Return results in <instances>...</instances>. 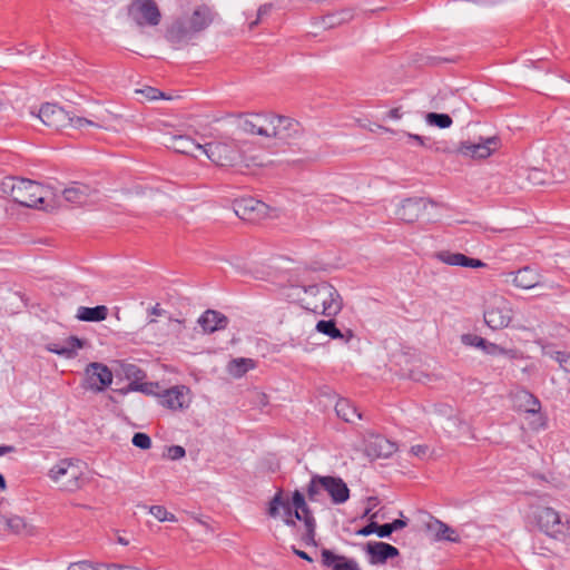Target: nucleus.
Returning <instances> with one entry per match:
<instances>
[{"label": "nucleus", "instance_id": "nucleus-1", "mask_svg": "<svg viewBox=\"0 0 570 570\" xmlns=\"http://www.w3.org/2000/svg\"><path fill=\"white\" fill-rule=\"evenodd\" d=\"M237 117L239 119L238 128L250 136L289 144L303 132L298 121L274 112H247L239 114Z\"/></svg>", "mask_w": 570, "mask_h": 570}, {"label": "nucleus", "instance_id": "nucleus-2", "mask_svg": "<svg viewBox=\"0 0 570 570\" xmlns=\"http://www.w3.org/2000/svg\"><path fill=\"white\" fill-rule=\"evenodd\" d=\"M217 17L218 13L213 7L206 3L196 4L174 18L167 24L164 37L173 48L180 49L197 35L209 28Z\"/></svg>", "mask_w": 570, "mask_h": 570}, {"label": "nucleus", "instance_id": "nucleus-3", "mask_svg": "<svg viewBox=\"0 0 570 570\" xmlns=\"http://www.w3.org/2000/svg\"><path fill=\"white\" fill-rule=\"evenodd\" d=\"M298 289V301L307 311L325 316H335L343 307L340 293L327 282L302 286Z\"/></svg>", "mask_w": 570, "mask_h": 570}, {"label": "nucleus", "instance_id": "nucleus-4", "mask_svg": "<svg viewBox=\"0 0 570 570\" xmlns=\"http://www.w3.org/2000/svg\"><path fill=\"white\" fill-rule=\"evenodd\" d=\"M203 155H205L216 166L234 167L243 163L246 166H249L243 157L239 141L230 137H223L204 144Z\"/></svg>", "mask_w": 570, "mask_h": 570}, {"label": "nucleus", "instance_id": "nucleus-5", "mask_svg": "<svg viewBox=\"0 0 570 570\" xmlns=\"http://www.w3.org/2000/svg\"><path fill=\"white\" fill-rule=\"evenodd\" d=\"M37 117L49 128L61 130L67 127L82 129L85 127L102 128V125L82 117H72L62 107L46 102L37 114Z\"/></svg>", "mask_w": 570, "mask_h": 570}, {"label": "nucleus", "instance_id": "nucleus-6", "mask_svg": "<svg viewBox=\"0 0 570 570\" xmlns=\"http://www.w3.org/2000/svg\"><path fill=\"white\" fill-rule=\"evenodd\" d=\"M325 491L331 497L334 504H342L350 498L347 484L337 476L314 475L307 487V497L311 501H318V495Z\"/></svg>", "mask_w": 570, "mask_h": 570}, {"label": "nucleus", "instance_id": "nucleus-7", "mask_svg": "<svg viewBox=\"0 0 570 570\" xmlns=\"http://www.w3.org/2000/svg\"><path fill=\"white\" fill-rule=\"evenodd\" d=\"M48 193V189L37 181L24 178L11 179L10 196L21 206L43 208Z\"/></svg>", "mask_w": 570, "mask_h": 570}, {"label": "nucleus", "instance_id": "nucleus-8", "mask_svg": "<svg viewBox=\"0 0 570 570\" xmlns=\"http://www.w3.org/2000/svg\"><path fill=\"white\" fill-rule=\"evenodd\" d=\"M82 471L79 462L72 459H62L57 462L48 472L52 482L63 491L73 492L81 487L80 478Z\"/></svg>", "mask_w": 570, "mask_h": 570}, {"label": "nucleus", "instance_id": "nucleus-9", "mask_svg": "<svg viewBox=\"0 0 570 570\" xmlns=\"http://www.w3.org/2000/svg\"><path fill=\"white\" fill-rule=\"evenodd\" d=\"M127 14L138 28H156L161 22V11L155 0H132Z\"/></svg>", "mask_w": 570, "mask_h": 570}, {"label": "nucleus", "instance_id": "nucleus-10", "mask_svg": "<svg viewBox=\"0 0 570 570\" xmlns=\"http://www.w3.org/2000/svg\"><path fill=\"white\" fill-rule=\"evenodd\" d=\"M483 318L485 324L492 330L508 327L513 318L511 303L503 296H493L487 302Z\"/></svg>", "mask_w": 570, "mask_h": 570}, {"label": "nucleus", "instance_id": "nucleus-11", "mask_svg": "<svg viewBox=\"0 0 570 570\" xmlns=\"http://www.w3.org/2000/svg\"><path fill=\"white\" fill-rule=\"evenodd\" d=\"M533 519L540 531L553 539H559L566 533L567 522L562 521L560 513L553 508L538 507Z\"/></svg>", "mask_w": 570, "mask_h": 570}, {"label": "nucleus", "instance_id": "nucleus-12", "mask_svg": "<svg viewBox=\"0 0 570 570\" xmlns=\"http://www.w3.org/2000/svg\"><path fill=\"white\" fill-rule=\"evenodd\" d=\"M112 382V373L109 367L102 363H90L85 371V390L99 393L105 391Z\"/></svg>", "mask_w": 570, "mask_h": 570}, {"label": "nucleus", "instance_id": "nucleus-13", "mask_svg": "<svg viewBox=\"0 0 570 570\" xmlns=\"http://www.w3.org/2000/svg\"><path fill=\"white\" fill-rule=\"evenodd\" d=\"M499 141V138L495 136L485 139L481 138L478 142L462 141L453 151L463 157L484 159L498 149Z\"/></svg>", "mask_w": 570, "mask_h": 570}, {"label": "nucleus", "instance_id": "nucleus-14", "mask_svg": "<svg viewBox=\"0 0 570 570\" xmlns=\"http://www.w3.org/2000/svg\"><path fill=\"white\" fill-rule=\"evenodd\" d=\"M235 214L243 220L257 222L268 214V206L254 198H242L235 202Z\"/></svg>", "mask_w": 570, "mask_h": 570}, {"label": "nucleus", "instance_id": "nucleus-15", "mask_svg": "<svg viewBox=\"0 0 570 570\" xmlns=\"http://www.w3.org/2000/svg\"><path fill=\"white\" fill-rule=\"evenodd\" d=\"M430 203L422 197H412L402 200L395 215L404 223L412 224L416 222Z\"/></svg>", "mask_w": 570, "mask_h": 570}, {"label": "nucleus", "instance_id": "nucleus-16", "mask_svg": "<svg viewBox=\"0 0 570 570\" xmlns=\"http://www.w3.org/2000/svg\"><path fill=\"white\" fill-rule=\"evenodd\" d=\"M166 146L176 153L195 158L199 155H203L204 153V145L196 142L191 137L186 135L170 136L166 142Z\"/></svg>", "mask_w": 570, "mask_h": 570}, {"label": "nucleus", "instance_id": "nucleus-17", "mask_svg": "<svg viewBox=\"0 0 570 570\" xmlns=\"http://www.w3.org/2000/svg\"><path fill=\"white\" fill-rule=\"evenodd\" d=\"M281 510L284 515V523L288 527H296L294 511L288 499H284L283 491L278 490L268 504L267 513L272 518L279 515Z\"/></svg>", "mask_w": 570, "mask_h": 570}, {"label": "nucleus", "instance_id": "nucleus-18", "mask_svg": "<svg viewBox=\"0 0 570 570\" xmlns=\"http://www.w3.org/2000/svg\"><path fill=\"white\" fill-rule=\"evenodd\" d=\"M365 551L372 564L385 563L389 559L395 558L400 553L394 546L382 541L367 542Z\"/></svg>", "mask_w": 570, "mask_h": 570}, {"label": "nucleus", "instance_id": "nucleus-19", "mask_svg": "<svg viewBox=\"0 0 570 570\" xmlns=\"http://www.w3.org/2000/svg\"><path fill=\"white\" fill-rule=\"evenodd\" d=\"M436 257L442 263L450 266H462L469 268H480L484 267L485 264L476 258H471L461 253H452L449 250L439 252Z\"/></svg>", "mask_w": 570, "mask_h": 570}, {"label": "nucleus", "instance_id": "nucleus-20", "mask_svg": "<svg viewBox=\"0 0 570 570\" xmlns=\"http://www.w3.org/2000/svg\"><path fill=\"white\" fill-rule=\"evenodd\" d=\"M163 405L171 410H181L188 406V390L185 386H175L161 395Z\"/></svg>", "mask_w": 570, "mask_h": 570}, {"label": "nucleus", "instance_id": "nucleus-21", "mask_svg": "<svg viewBox=\"0 0 570 570\" xmlns=\"http://www.w3.org/2000/svg\"><path fill=\"white\" fill-rule=\"evenodd\" d=\"M198 324L203 327L204 332L213 333L226 328L228 318L220 312L207 309L199 317Z\"/></svg>", "mask_w": 570, "mask_h": 570}, {"label": "nucleus", "instance_id": "nucleus-22", "mask_svg": "<svg viewBox=\"0 0 570 570\" xmlns=\"http://www.w3.org/2000/svg\"><path fill=\"white\" fill-rule=\"evenodd\" d=\"M95 193L90 186L75 183L62 191L66 202L72 205H85L89 197Z\"/></svg>", "mask_w": 570, "mask_h": 570}, {"label": "nucleus", "instance_id": "nucleus-23", "mask_svg": "<svg viewBox=\"0 0 570 570\" xmlns=\"http://www.w3.org/2000/svg\"><path fill=\"white\" fill-rule=\"evenodd\" d=\"M322 562L332 570H361L356 561L344 556H337L327 549L322 551Z\"/></svg>", "mask_w": 570, "mask_h": 570}, {"label": "nucleus", "instance_id": "nucleus-24", "mask_svg": "<svg viewBox=\"0 0 570 570\" xmlns=\"http://www.w3.org/2000/svg\"><path fill=\"white\" fill-rule=\"evenodd\" d=\"M83 347V342L77 336H69L62 344L49 343L46 348L57 355L66 358H72L77 354V350Z\"/></svg>", "mask_w": 570, "mask_h": 570}, {"label": "nucleus", "instance_id": "nucleus-25", "mask_svg": "<svg viewBox=\"0 0 570 570\" xmlns=\"http://www.w3.org/2000/svg\"><path fill=\"white\" fill-rule=\"evenodd\" d=\"M512 283L522 289H530L540 284L541 276L540 274L529 267L525 266L523 268H520L518 272L513 273Z\"/></svg>", "mask_w": 570, "mask_h": 570}, {"label": "nucleus", "instance_id": "nucleus-26", "mask_svg": "<svg viewBox=\"0 0 570 570\" xmlns=\"http://www.w3.org/2000/svg\"><path fill=\"white\" fill-rule=\"evenodd\" d=\"M0 523H2L8 531L14 534L32 535L35 533V528L28 524L27 521L19 515L0 517Z\"/></svg>", "mask_w": 570, "mask_h": 570}, {"label": "nucleus", "instance_id": "nucleus-27", "mask_svg": "<svg viewBox=\"0 0 570 570\" xmlns=\"http://www.w3.org/2000/svg\"><path fill=\"white\" fill-rule=\"evenodd\" d=\"M428 530L433 532L435 538L439 540H446L450 542H458L459 535L456 531L450 528L448 524L429 517V522L426 523Z\"/></svg>", "mask_w": 570, "mask_h": 570}, {"label": "nucleus", "instance_id": "nucleus-28", "mask_svg": "<svg viewBox=\"0 0 570 570\" xmlns=\"http://www.w3.org/2000/svg\"><path fill=\"white\" fill-rule=\"evenodd\" d=\"M367 451L376 458H389L396 451V444L382 436H376L368 443Z\"/></svg>", "mask_w": 570, "mask_h": 570}, {"label": "nucleus", "instance_id": "nucleus-29", "mask_svg": "<svg viewBox=\"0 0 570 570\" xmlns=\"http://www.w3.org/2000/svg\"><path fill=\"white\" fill-rule=\"evenodd\" d=\"M299 513L302 515L304 527H305V533L302 535V541L307 546H316L315 540V528L316 522L312 514V511L309 510L308 505L306 504L305 508L299 509Z\"/></svg>", "mask_w": 570, "mask_h": 570}, {"label": "nucleus", "instance_id": "nucleus-30", "mask_svg": "<svg viewBox=\"0 0 570 570\" xmlns=\"http://www.w3.org/2000/svg\"><path fill=\"white\" fill-rule=\"evenodd\" d=\"M108 308L105 305L95 307L80 306L77 309L76 317L82 322H101L107 318Z\"/></svg>", "mask_w": 570, "mask_h": 570}, {"label": "nucleus", "instance_id": "nucleus-31", "mask_svg": "<svg viewBox=\"0 0 570 570\" xmlns=\"http://www.w3.org/2000/svg\"><path fill=\"white\" fill-rule=\"evenodd\" d=\"M316 330L317 332L324 334V335H327L330 336L331 338H341V340H345V342H348L352 337H353V334L351 331H347L345 334L342 333L337 327H336V324H335V321L333 320H327V321H318L317 324H316Z\"/></svg>", "mask_w": 570, "mask_h": 570}, {"label": "nucleus", "instance_id": "nucleus-32", "mask_svg": "<svg viewBox=\"0 0 570 570\" xmlns=\"http://www.w3.org/2000/svg\"><path fill=\"white\" fill-rule=\"evenodd\" d=\"M335 412L338 417L345 422L353 423L355 420L362 419L358 410L346 399H340L335 404Z\"/></svg>", "mask_w": 570, "mask_h": 570}, {"label": "nucleus", "instance_id": "nucleus-33", "mask_svg": "<svg viewBox=\"0 0 570 570\" xmlns=\"http://www.w3.org/2000/svg\"><path fill=\"white\" fill-rule=\"evenodd\" d=\"M126 570L130 569L127 566L118 564V563H101V564H94L89 561H77L72 562L67 570Z\"/></svg>", "mask_w": 570, "mask_h": 570}, {"label": "nucleus", "instance_id": "nucleus-34", "mask_svg": "<svg viewBox=\"0 0 570 570\" xmlns=\"http://www.w3.org/2000/svg\"><path fill=\"white\" fill-rule=\"evenodd\" d=\"M482 352L491 355V356H498L503 355L507 356L510 360H514L519 357V352L514 348H504L495 343L487 341L485 346L482 348Z\"/></svg>", "mask_w": 570, "mask_h": 570}, {"label": "nucleus", "instance_id": "nucleus-35", "mask_svg": "<svg viewBox=\"0 0 570 570\" xmlns=\"http://www.w3.org/2000/svg\"><path fill=\"white\" fill-rule=\"evenodd\" d=\"M255 363L252 358H235L229 363V373L235 377L243 376L248 370L253 368Z\"/></svg>", "mask_w": 570, "mask_h": 570}, {"label": "nucleus", "instance_id": "nucleus-36", "mask_svg": "<svg viewBox=\"0 0 570 570\" xmlns=\"http://www.w3.org/2000/svg\"><path fill=\"white\" fill-rule=\"evenodd\" d=\"M425 121L440 129L449 128L452 125V118L448 114L429 112L425 116Z\"/></svg>", "mask_w": 570, "mask_h": 570}, {"label": "nucleus", "instance_id": "nucleus-37", "mask_svg": "<svg viewBox=\"0 0 570 570\" xmlns=\"http://www.w3.org/2000/svg\"><path fill=\"white\" fill-rule=\"evenodd\" d=\"M544 355L550 356L552 360L559 363L560 367L570 373V353L562 351H549L544 350Z\"/></svg>", "mask_w": 570, "mask_h": 570}, {"label": "nucleus", "instance_id": "nucleus-38", "mask_svg": "<svg viewBox=\"0 0 570 570\" xmlns=\"http://www.w3.org/2000/svg\"><path fill=\"white\" fill-rule=\"evenodd\" d=\"M487 341L488 340H485L479 335H475V334L468 333V334L461 335V343L463 345L476 347V348H480L481 351L485 346Z\"/></svg>", "mask_w": 570, "mask_h": 570}, {"label": "nucleus", "instance_id": "nucleus-39", "mask_svg": "<svg viewBox=\"0 0 570 570\" xmlns=\"http://www.w3.org/2000/svg\"><path fill=\"white\" fill-rule=\"evenodd\" d=\"M149 512H150V514H153L160 522H164V521L175 522L176 521V517L173 513L168 512L161 505H153V507H150L149 508Z\"/></svg>", "mask_w": 570, "mask_h": 570}, {"label": "nucleus", "instance_id": "nucleus-40", "mask_svg": "<svg viewBox=\"0 0 570 570\" xmlns=\"http://www.w3.org/2000/svg\"><path fill=\"white\" fill-rule=\"evenodd\" d=\"M292 508H294V517L296 520H301L302 519V515L299 513V509L301 508H305L306 505V501H305V498L304 495L298 491L296 490L294 493H293V498H292Z\"/></svg>", "mask_w": 570, "mask_h": 570}, {"label": "nucleus", "instance_id": "nucleus-41", "mask_svg": "<svg viewBox=\"0 0 570 570\" xmlns=\"http://www.w3.org/2000/svg\"><path fill=\"white\" fill-rule=\"evenodd\" d=\"M132 444L141 450H147L151 446V439L148 434L142 432H137L134 434Z\"/></svg>", "mask_w": 570, "mask_h": 570}, {"label": "nucleus", "instance_id": "nucleus-42", "mask_svg": "<svg viewBox=\"0 0 570 570\" xmlns=\"http://www.w3.org/2000/svg\"><path fill=\"white\" fill-rule=\"evenodd\" d=\"M272 8H273L272 3L261 4L258 7V9H257V17H256V19L248 23V28L250 30L254 29L261 22L262 18L264 16H267L271 12Z\"/></svg>", "mask_w": 570, "mask_h": 570}, {"label": "nucleus", "instance_id": "nucleus-43", "mask_svg": "<svg viewBox=\"0 0 570 570\" xmlns=\"http://www.w3.org/2000/svg\"><path fill=\"white\" fill-rule=\"evenodd\" d=\"M181 324L180 320L169 317L166 323V334L178 336L181 332Z\"/></svg>", "mask_w": 570, "mask_h": 570}, {"label": "nucleus", "instance_id": "nucleus-44", "mask_svg": "<svg viewBox=\"0 0 570 570\" xmlns=\"http://www.w3.org/2000/svg\"><path fill=\"white\" fill-rule=\"evenodd\" d=\"M136 92L144 96L147 100H156L160 97H164L161 91L153 87H146L144 89L137 90Z\"/></svg>", "mask_w": 570, "mask_h": 570}, {"label": "nucleus", "instance_id": "nucleus-45", "mask_svg": "<svg viewBox=\"0 0 570 570\" xmlns=\"http://www.w3.org/2000/svg\"><path fill=\"white\" fill-rule=\"evenodd\" d=\"M546 174L540 169H531L528 174V180L532 185H542L546 183Z\"/></svg>", "mask_w": 570, "mask_h": 570}, {"label": "nucleus", "instance_id": "nucleus-46", "mask_svg": "<svg viewBox=\"0 0 570 570\" xmlns=\"http://www.w3.org/2000/svg\"><path fill=\"white\" fill-rule=\"evenodd\" d=\"M379 503V499L376 497H368L367 498V504L368 507L365 509L363 513V518H368L370 520H375L377 517V513H372V509L376 507Z\"/></svg>", "mask_w": 570, "mask_h": 570}, {"label": "nucleus", "instance_id": "nucleus-47", "mask_svg": "<svg viewBox=\"0 0 570 570\" xmlns=\"http://www.w3.org/2000/svg\"><path fill=\"white\" fill-rule=\"evenodd\" d=\"M185 454H186V451L180 445H171L167 450V455L171 460H179V459L184 458Z\"/></svg>", "mask_w": 570, "mask_h": 570}, {"label": "nucleus", "instance_id": "nucleus-48", "mask_svg": "<svg viewBox=\"0 0 570 570\" xmlns=\"http://www.w3.org/2000/svg\"><path fill=\"white\" fill-rule=\"evenodd\" d=\"M370 521L371 522L367 525H365L362 529L356 531L357 535L368 537L373 533H376L377 523L374 520H370Z\"/></svg>", "mask_w": 570, "mask_h": 570}, {"label": "nucleus", "instance_id": "nucleus-49", "mask_svg": "<svg viewBox=\"0 0 570 570\" xmlns=\"http://www.w3.org/2000/svg\"><path fill=\"white\" fill-rule=\"evenodd\" d=\"M125 373L128 377H135L136 380H140L144 377V372L132 364L128 365L125 368Z\"/></svg>", "mask_w": 570, "mask_h": 570}, {"label": "nucleus", "instance_id": "nucleus-50", "mask_svg": "<svg viewBox=\"0 0 570 570\" xmlns=\"http://www.w3.org/2000/svg\"><path fill=\"white\" fill-rule=\"evenodd\" d=\"M392 533H393V531H392V528H391L390 523H384V524H381V525L377 524V528H376L377 537H380V538H387Z\"/></svg>", "mask_w": 570, "mask_h": 570}, {"label": "nucleus", "instance_id": "nucleus-51", "mask_svg": "<svg viewBox=\"0 0 570 570\" xmlns=\"http://www.w3.org/2000/svg\"><path fill=\"white\" fill-rule=\"evenodd\" d=\"M429 448L426 445H421V444H417V445H414L411 448V452L415 455V456H424L428 452Z\"/></svg>", "mask_w": 570, "mask_h": 570}, {"label": "nucleus", "instance_id": "nucleus-52", "mask_svg": "<svg viewBox=\"0 0 570 570\" xmlns=\"http://www.w3.org/2000/svg\"><path fill=\"white\" fill-rule=\"evenodd\" d=\"M390 524H391L392 531L394 532L396 530H400V529H403L404 527H406V521L402 520V519H396L393 522H391Z\"/></svg>", "mask_w": 570, "mask_h": 570}, {"label": "nucleus", "instance_id": "nucleus-53", "mask_svg": "<svg viewBox=\"0 0 570 570\" xmlns=\"http://www.w3.org/2000/svg\"><path fill=\"white\" fill-rule=\"evenodd\" d=\"M149 313H150L151 315H154V316H164V315H166V311H165V309H163V308L160 307V304H158V303H157L155 306H153V307L150 308V312H149Z\"/></svg>", "mask_w": 570, "mask_h": 570}, {"label": "nucleus", "instance_id": "nucleus-54", "mask_svg": "<svg viewBox=\"0 0 570 570\" xmlns=\"http://www.w3.org/2000/svg\"><path fill=\"white\" fill-rule=\"evenodd\" d=\"M292 549H293V552H294L297 557H299L301 559L306 560V561H308V562H312V561H313V559H312V558H311V557H309L305 551H303V550H298V549H296L295 547H293Z\"/></svg>", "mask_w": 570, "mask_h": 570}, {"label": "nucleus", "instance_id": "nucleus-55", "mask_svg": "<svg viewBox=\"0 0 570 570\" xmlns=\"http://www.w3.org/2000/svg\"><path fill=\"white\" fill-rule=\"evenodd\" d=\"M407 137L415 140L420 146H424V137L414 134H407Z\"/></svg>", "mask_w": 570, "mask_h": 570}, {"label": "nucleus", "instance_id": "nucleus-56", "mask_svg": "<svg viewBox=\"0 0 570 570\" xmlns=\"http://www.w3.org/2000/svg\"><path fill=\"white\" fill-rule=\"evenodd\" d=\"M13 451H14V446H12V445H1L0 446V456L11 453Z\"/></svg>", "mask_w": 570, "mask_h": 570}, {"label": "nucleus", "instance_id": "nucleus-57", "mask_svg": "<svg viewBox=\"0 0 570 570\" xmlns=\"http://www.w3.org/2000/svg\"><path fill=\"white\" fill-rule=\"evenodd\" d=\"M530 397L532 399V404H533V406H532V407H530V409L528 410V412L535 413V412H538V410H539V407H540V403H539V401H538L537 399H533V396H532V395H530Z\"/></svg>", "mask_w": 570, "mask_h": 570}, {"label": "nucleus", "instance_id": "nucleus-58", "mask_svg": "<svg viewBox=\"0 0 570 570\" xmlns=\"http://www.w3.org/2000/svg\"><path fill=\"white\" fill-rule=\"evenodd\" d=\"M0 490L1 491L7 490V481H6L4 476L1 473H0Z\"/></svg>", "mask_w": 570, "mask_h": 570}, {"label": "nucleus", "instance_id": "nucleus-59", "mask_svg": "<svg viewBox=\"0 0 570 570\" xmlns=\"http://www.w3.org/2000/svg\"><path fill=\"white\" fill-rule=\"evenodd\" d=\"M128 390H132V391H140L141 390V385L137 384V382H131L128 386Z\"/></svg>", "mask_w": 570, "mask_h": 570}, {"label": "nucleus", "instance_id": "nucleus-60", "mask_svg": "<svg viewBox=\"0 0 570 570\" xmlns=\"http://www.w3.org/2000/svg\"><path fill=\"white\" fill-rule=\"evenodd\" d=\"M117 542H118L119 544H122V546H128V544H129V540H127V539H126L125 537H122V535H118V537H117Z\"/></svg>", "mask_w": 570, "mask_h": 570}, {"label": "nucleus", "instance_id": "nucleus-61", "mask_svg": "<svg viewBox=\"0 0 570 570\" xmlns=\"http://www.w3.org/2000/svg\"><path fill=\"white\" fill-rule=\"evenodd\" d=\"M390 116L394 119H399L400 118V114H399V109H392L390 111Z\"/></svg>", "mask_w": 570, "mask_h": 570}, {"label": "nucleus", "instance_id": "nucleus-62", "mask_svg": "<svg viewBox=\"0 0 570 570\" xmlns=\"http://www.w3.org/2000/svg\"><path fill=\"white\" fill-rule=\"evenodd\" d=\"M156 324H157V321H156L155 318H150V320L147 322L146 326H148V327H154Z\"/></svg>", "mask_w": 570, "mask_h": 570}, {"label": "nucleus", "instance_id": "nucleus-63", "mask_svg": "<svg viewBox=\"0 0 570 570\" xmlns=\"http://www.w3.org/2000/svg\"><path fill=\"white\" fill-rule=\"evenodd\" d=\"M550 288H558V289H560L561 287H560V285H551Z\"/></svg>", "mask_w": 570, "mask_h": 570}]
</instances>
